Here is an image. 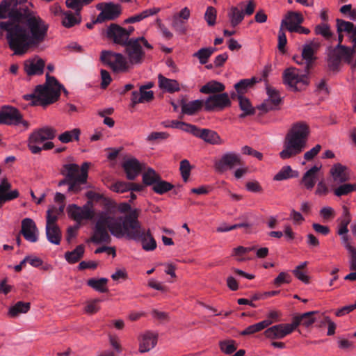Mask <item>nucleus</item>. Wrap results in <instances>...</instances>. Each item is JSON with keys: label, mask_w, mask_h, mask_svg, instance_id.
I'll return each instance as SVG.
<instances>
[{"label": "nucleus", "mask_w": 356, "mask_h": 356, "mask_svg": "<svg viewBox=\"0 0 356 356\" xmlns=\"http://www.w3.org/2000/svg\"><path fill=\"white\" fill-rule=\"evenodd\" d=\"M126 237L129 240L140 242L145 251H153L156 248V242L152 236L149 229L141 227L132 232H127Z\"/></svg>", "instance_id": "11"}, {"label": "nucleus", "mask_w": 356, "mask_h": 356, "mask_svg": "<svg viewBox=\"0 0 356 356\" xmlns=\"http://www.w3.org/2000/svg\"><path fill=\"white\" fill-rule=\"evenodd\" d=\"M0 29L6 32L8 44L29 43L28 31L17 22H0Z\"/></svg>", "instance_id": "6"}, {"label": "nucleus", "mask_w": 356, "mask_h": 356, "mask_svg": "<svg viewBox=\"0 0 356 356\" xmlns=\"http://www.w3.org/2000/svg\"><path fill=\"white\" fill-rule=\"evenodd\" d=\"M88 168L89 163L87 162L83 163L81 167L79 168V181L81 183V185L85 184L87 181Z\"/></svg>", "instance_id": "64"}, {"label": "nucleus", "mask_w": 356, "mask_h": 356, "mask_svg": "<svg viewBox=\"0 0 356 356\" xmlns=\"http://www.w3.org/2000/svg\"><path fill=\"white\" fill-rule=\"evenodd\" d=\"M318 314V312L313 311L306 312L300 315L302 324L306 327L310 326L315 321V318H314V315Z\"/></svg>", "instance_id": "61"}, {"label": "nucleus", "mask_w": 356, "mask_h": 356, "mask_svg": "<svg viewBox=\"0 0 356 356\" xmlns=\"http://www.w3.org/2000/svg\"><path fill=\"white\" fill-rule=\"evenodd\" d=\"M84 252V245H79L74 250L66 252L65 253V258L70 264H75L83 257Z\"/></svg>", "instance_id": "39"}, {"label": "nucleus", "mask_w": 356, "mask_h": 356, "mask_svg": "<svg viewBox=\"0 0 356 356\" xmlns=\"http://www.w3.org/2000/svg\"><path fill=\"white\" fill-rule=\"evenodd\" d=\"M303 20L301 13L290 11L286 15L285 19L282 21V28H285L290 33H293V30H296L302 23Z\"/></svg>", "instance_id": "22"}, {"label": "nucleus", "mask_w": 356, "mask_h": 356, "mask_svg": "<svg viewBox=\"0 0 356 356\" xmlns=\"http://www.w3.org/2000/svg\"><path fill=\"white\" fill-rule=\"evenodd\" d=\"M125 53L131 64L140 63L145 56L142 46H125Z\"/></svg>", "instance_id": "29"}, {"label": "nucleus", "mask_w": 356, "mask_h": 356, "mask_svg": "<svg viewBox=\"0 0 356 356\" xmlns=\"http://www.w3.org/2000/svg\"><path fill=\"white\" fill-rule=\"evenodd\" d=\"M227 15L233 27L238 25L244 19L243 10H241L238 6H232L229 10Z\"/></svg>", "instance_id": "37"}, {"label": "nucleus", "mask_w": 356, "mask_h": 356, "mask_svg": "<svg viewBox=\"0 0 356 356\" xmlns=\"http://www.w3.org/2000/svg\"><path fill=\"white\" fill-rule=\"evenodd\" d=\"M355 47L328 46L325 59L327 70L335 74L341 70L343 62L350 63V58L356 53Z\"/></svg>", "instance_id": "3"}, {"label": "nucleus", "mask_w": 356, "mask_h": 356, "mask_svg": "<svg viewBox=\"0 0 356 356\" xmlns=\"http://www.w3.org/2000/svg\"><path fill=\"white\" fill-rule=\"evenodd\" d=\"M266 92L268 96V99L274 103V105L279 106L282 102L279 92L275 88L268 86L266 88Z\"/></svg>", "instance_id": "59"}, {"label": "nucleus", "mask_w": 356, "mask_h": 356, "mask_svg": "<svg viewBox=\"0 0 356 356\" xmlns=\"http://www.w3.org/2000/svg\"><path fill=\"white\" fill-rule=\"evenodd\" d=\"M336 23L337 33H346L348 38V42L356 44V26L350 22L341 19H337Z\"/></svg>", "instance_id": "21"}, {"label": "nucleus", "mask_w": 356, "mask_h": 356, "mask_svg": "<svg viewBox=\"0 0 356 356\" xmlns=\"http://www.w3.org/2000/svg\"><path fill=\"white\" fill-rule=\"evenodd\" d=\"M108 282V280L106 278H100V279H89L87 281V284L90 287L92 288L97 291L101 293H105L108 291L106 287V284Z\"/></svg>", "instance_id": "43"}, {"label": "nucleus", "mask_w": 356, "mask_h": 356, "mask_svg": "<svg viewBox=\"0 0 356 356\" xmlns=\"http://www.w3.org/2000/svg\"><path fill=\"white\" fill-rule=\"evenodd\" d=\"M174 186L166 181L162 180L160 177L156 184L153 186L152 190L157 194L162 195L172 190Z\"/></svg>", "instance_id": "47"}, {"label": "nucleus", "mask_w": 356, "mask_h": 356, "mask_svg": "<svg viewBox=\"0 0 356 356\" xmlns=\"http://www.w3.org/2000/svg\"><path fill=\"white\" fill-rule=\"evenodd\" d=\"M44 67V61L41 58L33 59L29 65H25V71L28 75L42 74Z\"/></svg>", "instance_id": "31"}, {"label": "nucleus", "mask_w": 356, "mask_h": 356, "mask_svg": "<svg viewBox=\"0 0 356 356\" xmlns=\"http://www.w3.org/2000/svg\"><path fill=\"white\" fill-rule=\"evenodd\" d=\"M122 168L129 180H134L142 172L143 165L134 157L128 158L124 161Z\"/></svg>", "instance_id": "19"}, {"label": "nucleus", "mask_w": 356, "mask_h": 356, "mask_svg": "<svg viewBox=\"0 0 356 356\" xmlns=\"http://www.w3.org/2000/svg\"><path fill=\"white\" fill-rule=\"evenodd\" d=\"M56 130L51 127H44L33 131L29 138L28 147L33 154H39L42 151L40 144L47 140L54 139L56 136Z\"/></svg>", "instance_id": "9"}, {"label": "nucleus", "mask_w": 356, "mask_h": 356, "mask_svg": "<svg viewBox=\"0 0 356 356\" xmlns=\"http://www.w3.org/2000/svg\"><path fill=\"white\" fill-rule=\"evenodd\" d=\"M0 124L7 125H18L22 124L25 128H28L29 124L23 120L19 111L11 106H3L0 111Z\"/></svg>", "instance_id": "13"}, {"label": "nucleus", "mask_w": 356, "mask_h": 356, "mask_svg": "<svg viewBox=\"0 0 356 356\" xmlns=\"http://www.w3.org/2000/svg\"><path fill=\"white\" fill-rule=\"evenodd\" d=\"M356 191V184H343L336 188L334 193L337 197L347 195Z\"/></svg>", "instance_id": "50"}, {"label": "nucleus", "mask_w": 356, "mask_h": 356, "mask_svg": "<svg viewBox=\"0 0 356 356\" xmlns=\"http://www.w3.org/2000/svg\"><path fill=\"white\" fill-rule=\"evenodd\" d=\"M238 101L239 107L243 112L239 115L241 118H243L247 115H251L254 113L255 108L252 106L249 99L242 95H238L236 97Z\"/></svg>", "instance_id": "35"}, {"label": "nucleus", "mask_w": 356, "mask_h": 356, "mask_svg": "<svg viewBox=\"0 0 356 356\" xmlns=\"http://www.w3.org/2000/svg\"><path fill=\"white\" fill-rule=\"evenodd\" d=\"M225 90V86L218 81H211L203 86L200 92L204 94L217 93L222 92Z\"/></svg>", "instance_id": "42"}, {"label": "nucleus", "mask_w": 356, "mask_h": 356, "mask_svg": "<svg viewBox=\"0 0 356 356\" xmlns=\"http://www.w3.org/2000/svg\"><path fill=\"white\" fill-rule=\"evenodd\" d=\"M79 166L77 164L67 163L63 165L60 174L73 181L70 187H68V192L78 193L81 191V183L79 181Z\"/></svg>", "instance_id": "15"}, {"label": "nucleus", "mask_w": 356, "mask_h": 356, "mask_svg": "<svg viewBox=\"0 0 356 356\" xmlns=\"http://www.w3.org/2000/svg\"><path fill=\"white\" fill-rule=\"evenodd\" d=\"M334 182L341 184L350 180V174L347 167L338 163L332 165L330 170Z\"/></svg>", "instance_id": "25"}, {"label": "nucleus", "mask_w": 356, "mask_h": 356, "mask_svg": "<svg viewBox=\"0 0 356 356\" xmlns=\"http://www.w3.org/2000/svg\"><path fill=\"white\" fill-rule=\"evenodd\" d=\"M81 131L79 129H74L71 131H67L58 136V139L63 143H67L73 139L79 140Z\"/></svg>", "instance_id": "46"}, {"label": "nucleus", "mask_w": 356, "mask_h": 356, "mask_svg": "<svg viewBox=\"0 0 356 356\" xmlns=\"http://www.w3.org/2000/svg\"><path fill=\"white\" fill-rule=\"evenodd\" d=\"M30 307L31 304L29 302L19 301L10 308L9 314L15 317L19 314H25L30 309Z\"/></svg>", "instance_id": "44"}, {"label": "nucleus", "mask_w": 356, "mask_h": 356, "mask_svg": "<svg viewBox=\"0 0 356 356\" xmlns=\"http://www.w3.org/2000/svg\"><path fill=\"white\" fill-rule=\"evenodd\" d=\"M115 209L110 208L106 212L101 213L96 221L91 241L96 243L108 244L111 237L108 233L116 238H122L127 232L134 231L143 227L138 221V210L135 209L125 216H116Z\"/></svg>", "instance_id": "1"}, {"label": "nucleus", "mask_w": 356, "mask_h": 356, "mask_svg": "<svg viewBox=\"0 0 356 356\" xmlns=\"http://www.w3.org/2000/svg\"><path fill=\"white\" fill-rule=\"evenodd\" d=\"M96 8L100 11L96 17V22H105L117 19L122 13V8L119 4L113 2L99 3Z\"/></svg>", "instance_id": "14"}, {"label": "nucleus", "mask_w": 356, "mask_h": 356, "mask_svg": "<svg viewBox=\"0 0 356 356\" xmlns=\"http://www.w3.org/2000/svg\"><path fill=\"white\" fill-rule=\"evenodd\" d=\"M11 188V184L3 179L0 184V202H6L13 200L19 197V192L17 190L9 191Z\"/></svg>", "instance_id": "27"}, {"label": "nucleus", "mask_w": 356, "mask_h": 356, "mask_svg": "<svg viewBox=\"0 0 356 356\" xmlns=\"http://www.w3.org/2000/svg\"><path fill=\"white\" fill-rule=\"evenodd\" d=\"M319 168L314 165L304 174L301 181L307 189L312 190L315 186L316 174Z\"/></svg>", "instance_id": "33"}, {"label": "nucleus", "mask_w": 356, "mask_h": 356, "mask_svg": "<svg viewBox=\"0 0 356 356\" xmlns=\"http://www.w3.org/2000/svg\"><path fill=\"white\" fill-rule=\"evenodd\" d=\"M56 81L57 82L56 84H53V83H51V85H49L47 86L48 88L47 89L48 96L50 97L51 95H54V93H53L54 91L56 93V95H58L56 97V99H55V102H56L58 99V98L60 95L61 90L63 91V92L65 93V95H68V92L64 88L63 85L60 83L56 79Z\"/></svg>", "instance_id": "53"}, {"label": "nucleus", "mask_w": 356, "mask_h": 356, "mask_svg": "<svg viewBox=\"0 0 356 356\" xmlns=\"http://www.w3.org/2000/svg\"><path fill=\"white\" fill-rule=\"evenodd\" d=\"M172 27L175 29V31L181 34L186 33L187 31L186 22L183 21L181 19H179L178 17H175L174 15L172 18Z\"/></svg>", "instance_id": "56"}, {"label": "nucleus", "mask_w": 356, "mask_h": 356, "mask_svg": "<svg viewBox=\"0 0 356 356\" xmlns=\"http://www.w3.org/2000/svg\"><path fill=\"white\" fill-rule=\"evenodd\" d=\"M111 189L116 193H124L129 191V183L117 181L111 186Z\"/></svg>", "instance_id": "62"}, {"label": "nucleus", "mask_w": 356, "mask_h": 356, "mask_svg": "<svg viewBox=\"0 0 356 356\" xmlns=\"http://www.w3.org/2000/svg\"><path fill=\"white\" fill-rule=\"evenodd\" d=\"M351 221L350 214L347 208H344L343 216L340 221L338 234L339 235L346 234L348 232V226Z\"/></svg>", "instance_id": "49"}, {"label": "nucleus", "mask_w": 356, "mask_h": 356, "mask_svg": "<svg viewBox=\"0 0 356 356\" xmlns=\"http://www.w3.org/2000/svg\"><path fill=\"white\" fill-rule=\"evenodd\" d=\"M309 129L307 124L295 123L285 136L283 149L280 152L282 159H288L300 154L307 146Z\"/></svg>", "instance_id": "2"}, {"label": "nucleus", "mask_w": 356, "mask_h": 356, "mask_svg": "<svg viewBox=\"0 0 356 356\" xmlns=\"http://www.w3.org/2000/svg\"><path fill=\"white\" fill-rule=\"evenodd\" d=\"M160 9L158 8H152L149 9H146L141 13L136 14L134 16L129 17L127 19H124V24H133L136 22H139L143 19L156 15L159 12Z\"/></svg>", "instance_id": "32"}, {"label": "nucleus", "mask_w": 356, "mask_h": 356, "mask_svg": "<svg viewBox=\"0 0 356 356\" xmlns=\"http://www.w3.org/2000/svg\"><path fill=\"white\" fill-rule=\"evenodd\" d=\"M298 177V171L293 170L289 165H285L275 175L274 180L283 181Z\"/></svg>", "instance_id": "41"}, {"label": "nucleus", "mask_w": 356, "mask_h": 356, "mask_svg": "<svg viewBox=\"0 0 356 356\" xmlns=\"http://www.w3.org/2000/svg\"><path fill=\"white\" fill-rule=\"evenodd\" d=\"M157 343V335L151 332H145L140 341L139 351L142 353L148 352Z\"/></svg>", "instance_id": "26"}, {"label": "nucleus", "mask_w": 356, "mask_h": 356, "mask_svg": "<svg viewBox=\"0 0 356 356\" xmlns=\"http://www.w3.org/2000/svg\"><path fill=\"white\" fill-rule=\"evenodd\" d=\"M159 87L165 89L169 92H174L179 90V84L176 80L165 78L161 74L158 76Z\"/></svg>", "instance_id": "36"}, {"label": "nucleus", "mask_w": 356, "mask_h": 356, "mask_svg": "<svg viewBox=\"0 0 356 356\" xmlns=\"http://www.w3.org/2000/svg\"><path fill=\"white\" fill-rule=\"evenodd\" d=\"M307 265V262L305 261L298 266L293 270V275L300 281L305 284H308L309 282V277L304 273L302 270L306 268Z\"/></svg>", "instance_id": "54"}, {"label": "nucleus", "mask_w": 356, "mask_h": 356, "mask_svg": "<svg viewBox=\"0 0 356 356\" xmlns=\"http://www.w3.org/2000/svg\"><path fill=\"white\" fill-rule=\"evenodd\" d=\"M309 71L304 68V72L296 67H289L283 73L284 83L289 86L293 90H298V84L307 85L308 83Z\"/></svg>", "instance_id": "12"}, {"label": "nucleus", "mask_w": 356, "mask_h": 356, "mask_svg": "<svg viewBox=\"0 0 356 356\" xmlns=\"http://www.w3.org/2000/svg\"><path fill=\"white\" fill-rule=\"evenodd\" d=\"M160 175L152 168H148L143 175V182L146 186H154L160 178Z\"/></svg>", "instance_id": "45"}, {"label": "nucleus", "mask_w": 356, "mask_h": 356, "mask_svg": "<svg viewBox=\"0 0 356 356\" xmlns=\"http://www.w3.org/2000/svg\"><path fill=\"white\" fill-rule=\"evenodd\" d=\"M51 83H53V84H56L57 83L56 81V78L50 76L49 73H47L45 83L42 85H38L35 88L33 93L24 95L23 96L24 99L26 101L32 100V106L41 105L46 106L53 104L55 102V99L58 95H56V93L54 91V95H51L50 97L48 96V88L47 86L51 85Z\"/></svg>", "instance_id": "5"}, {"label": "nucleus", "mask_w": 356, "mask_h": 356, "mask_svg": "<svg viewBox=\"0 0 356 356\" xmlns=\"http://www.w3.org/2000/svg\"><path fill=\"white\" fill-rule=\"evenodd\" d=\"M105 35L115 44H149L148 41L143 36L128 40L125 28L115 23L108 26Z\"/></svg>", "instance_id": "8"}, {"label": "nucleus", "mask_w": 356, "mask_h": 356, "mask_svg": "<svg viewBox=\"0 0 356 356\" xmlns=\"http://www.w3.org/2000/svg\"><path fill=\"white\" fill-rule=\"evenodd\" d=\"M179 170L183 180L186 182L189 178L191 170V165L188 160L184 159L180 162Z\"/></svg>", "instance_id": "58"}, {"label": "nucleus", "mask_w": 356, "mask_h": 356, "mask_svg": "<svg viewBox=\"0 0 356 356\" xmlns=\"http://www.w3.org/2000/svg\"><path fill=\"white\" fill-rule=\"evenodd\" d=\"M261 81V78L252 77L251 79H241L240 81L234 85L236 92H233L231 94V98L235 99L238 95H243L249 88L253 87V86Z\"/></svg>", "instance_id": "23"}, {"label": "nucleus", "mask_w": 356, "mask_h": 356, "mask_svg": "<svg viewBox=\"0 0 356 356\" xmlns=\"http://www.w3.org/2000/svg\"><path fill=\"white\" fill-rule=\"evenodd\" d=\"M215 51V49L212 47L202 48L193 54L194 57H197L201 64H206L209 57Z\"/></svg>", "instance_id": "48"}, {"label": "nucleus", "mask_w": 356, "mask_h": 356, "mask_svg": "<svg viewBox=\"0 0 356 356\" xmlns=\"http://www.w3.org/2000/svg\"><path fill=\"white\" fill-rule=\"evenodd\" d=\"M203 106V102L201 100H195L188 103H182L181 112L183 114L193 115L200 111Z\"/></svg>", "instance_id": "40"}, {"label": "nucleus", "mask_w": 356, "mask_h": 356, "mask_svg": "<svg viewBox=\"0 0 356 356\" xmlns=\"http://www.w3.org/2000/svg\"><path fill=\"white\" fill-rule=\"evenodd\" d=\"M46 236L50 243L59 245L61 241L62 233L58 225L46 226Z\"/></svg>", "instance_id": "34"}, {"label": "nucleus", "mask_w": 356, "mask_h": 356, "mask_svg": "<svg viewBox=\"0 0 356 356\" xmlns=\"http://www.w3.org/2000/svg\"><path fill=\"white\" fill-rule=\"evenodd\" d=\"M101 61L110 67L115 73L127 71L129 64L126 58L121 54L111 51H103L100 56Z\"/></svg>", "instance_id": "10"}, {"label": "nucleus", "mask_w": 356, "mask_h": 356, "mask_svg": "<svg viewBox=\"0 0 356 356\" xmlns=\"http://www.w3.org/2000/svg\"><path fill=\"white\" fill-rule=\"evenodd\" d=\"M30 12L26 6H18L17 0H2L0 3V19L9 18L11 22H21Z\"/></svg>", "instance_id": "7"}, {"label": "nucleus", "mask_w": 356, "mask_h": 356, "mask_svg": "<svg viewBox=\"0 0 356 356\" xmlns=\"http://www.w3.org/2000/svg\"><path fill=\"white\" fill-rule=\"evenodd\" d=\"M291 277L289 274L285 272H281L278 276L274 280L273 284L275 286L280 287L284 283H290Z\"/></svg>", "instance_id": "60"}, {"label": "nucleus", "mask_w": 356, "mask_h": 356, "mask_svg": "<svg viewBox=\"0 0 356 356\" xmlns=\"http://www.w3.org/2000/svg\"><path fill=\"white\" fill-rule=\"evenodd\" d=\"M216 9L213 6L207 7L204 17L209 26H211L216 24Z\"/></svg>", "instance_id": "57"}, {"label": "nucleus", "mask_w": 356, "mask_h": 356, "mask_svg": "<svg viewBox=\"0 0 356 356\" xmlns=\"http://www.w3.org/2000/svg\"><path fill=\"white\" fill-rule=\"evenodd\" d=\"M242 165L243 163L241 156L239 154L234 152H228L223 154L220 159L217 161L215 163L216 170L220 172Z\"/></svg>", "instance_id": "17"}, {"label": "nucleus", "mask_w": 356, "mask_h": 356, "mask_svg": "<svg viewBox=\"0 0 356 356\" xmlns=\"http://www.w3.org/2000/svg\"><path fill=\"white\" fill-rule=\"evenodd\" d=\"M65 4L67 7L74 10L77 14H80V11L84 6L83 3H82V0H66Z\"/></svg>", "instance_id": "63"}, {"label": "nucleus", "mask_w": 356, "mask_h": 356, "mask_svg": "<svg viewBox=\"0 0 356 356\" xmlns=\"http://www.w3.org/2000/svg\"><path fill=\"white\" fill-rule=\"evenodd\" d=\"M67 212L69 217L76 221L78 225H80L82 220L90 219L92 217V213L90 209L83 210L81 207L74 204H70L67 207Z\"/></svg>", "instance_id": "24"}, {"label": "nucleus", "mask_w": 356, "mask_h": 356, "mask_svg": "<svg viewBox=\"0 0 356 356\" xmlns=\"http://www.w3.org/2000/svg\"><path fill=\"white\" fill-rule=\"evenodd\" d=\"M314 53L315 50L313 49V46H305L302 51L301 57H298L301 60H305L304 68L309 72L316 60Z\"/></svg>", "instance_id": "30"}, {"label": "nucleus", "mask_w": 356, "mask_h": 356, "mask_svg": "<svg viewBox=\"0 0 356 356\" xmlns=\"http://www.w3.org/2000/svg\"><path fill=\"white\" fill-rule=\"evenodd\" d=\"M161 124L165 128H175L183 130L186 132L187 130L189 129V127L191 126V124H190L178 120H165L162 122Z\"/></svg>", "instance_id": "52"}, {"label": "nucleus", "mask_w": 356, "mask_h": 356, "mask_svg": "<svg viewBox=\"0 0 356 356\" xmlns=\"http://www.w3.org/2000/svg\"><path fill=\"white\" fill-rule=\"evenodd\" d=\"M81 22V16L79 13L73 14L70 11L63 13L62 16V24L66 28H71Z\"/></svg>", "instance_id": "38"}, {"label": "nucleus", "mask_w": 356, "mask_h": 356, "mask_svg": "<svg viewBox=\"0 0 356 356\" xmlns=\"http://www.w3.org/2000/svg\"><path fill=\"white\" fill-rule=\"evenodd\" d=\"M187 132L204 140L207 143L211 144L220 143V138L214 131L208 129H199L196 126L191 124V126L189 127V129L187 130Z\"/></svg>", "instance_id": "18"}, {"label": "nucleus", "mask_w": 356, "mask_h": 356, "mask_svg": "<svg viewBox=\"0 0 356 356\" xmlns=\"http://www.w3.org/2000/svg\"><path fill=\"white\" fill-rule=\"evenodd\" d=\"M231 105V101L227 93L213 94L205 101L204 108L210 111L215 109L222 110Z\"/></svg>", "instance_id": "16"}, {"label": "nucleus", "mask_w": 356, "mask_h": 356, "mask_svg": "<svg viewBox=\"0 0 356 356\" xmlns=\"http://www.w3.org/2000/svg\"><path fill=\"white\" fill-rule=\"evenodd\" d=\"M219 346L220 350L227 355L232 354L237 348V346H236V342L234 340L222 341L220 342Z\"/></svg>", "instance_id": "55"}, {"label": "nucleus", "mask_w": 356, "mask_h": 356, "mask_svg": "<svg viewBox=\"0 0 356 356\" xmlns=\"http://www.w3.org/2000/svg\"><path fill=\"white\" fill-rule=\"evenodd\" d=\"M21 234L24 238L31 243H35L38 240V229L35 222L29 218L22 221Z\"/></svg>", "instance_id": "20"}, {"label": "nucleus", "mask_w": 356, "mask_h": 356, "mask_svg": "<svg viewBox=\"0 0 356 356\" xmlns=\"http://www.w3.org/2000/svg\"><path fill=\"white\" fill-rule=\"evenodd\" d=\"M286 326V324L272 326L265 331V335L270 339H282L291 334V330Z\"/></svg>", "instance_id": "28"}, {"label": "nucleus", "mask_w": 356, "mask_h": 356, "mask_svg": "<svg viewBox=\"0 0 356 356\" xmlns=\"http://www.w3.org/2000/svg\"><path fill=\"white\" fill-rule=\"evenodd\" d=\"M315 33L317 35H321L327 40H330L333 36L330 26L325 23L318 24L315 28Z\"/></svg>", "instance_id": "51"}, {"label": "nucleus", "mask_w": 356, "mask_h": 356, "mask_svg": "<svg viewBox=\"0 0 356 356\" xmlns=\"http://www.w3.org/2000/svg\"><path fill=\"white\" fill-rule=\"evenodd\" d=\"M24 20L29 29V41L26 44H39L47 42L49 24L44 19L30 12Z\"/></svg>", "instance_id": "4"}]
</instances>
